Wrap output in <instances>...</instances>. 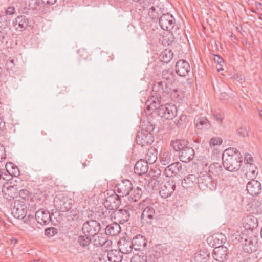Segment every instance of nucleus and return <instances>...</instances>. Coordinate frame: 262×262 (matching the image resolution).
<instances>
[{
	"label": "nucleus",
	"mask_w": 262,
	"mask_h": 262,
	"mask_svg": "<svg viewBox=\"0 0 262 262\" xmlns=\"http://www.w3.org/2000/svg\"><path fill=\"white\" fill-rule=\"evenodd\" d=\"M248 192L252 196L258 195L261 191V186L259 182L251 180L247 184Z\"/></svg>",
	"instance_id": "obj_21"
},
{
	"label": "nucleus",
	"mask_w": 262,
	"mask_h": 262,
	"mask_svg": "<svg viewBox=\"0 0 262 262\" xmlns=\"http://www.w3.org/2000/svg\"><path fill=\"white\" fill-rule=\"evenodd\" d=\"M176 72L178 75L181 77L188 75L190 72L189 63L185 60H180L176 64Z\"/></svg>",
	"instance_id": "obj_17"
},
{
	"label": "nucleus",
	"mask_w": 262,
	"mask_h": 262,
	"mask_svg": "<svg viewBox=\"0 0 262 262\" xmlns=\"http://www.w3.org/2000/svg\"><path fill=\"white\" fill-rule=\"evenodd\" d=\"M57 0H42V3L45 5H53Z\"/></svg>",
	"instance_id": "obj_59"
},
{
	"label": "nucleus",
	"mask_w": 262,
	"mask_h": 262,
	"mask_svg": "<svg viewBox=\"0 0 262 262\" xmlns=\"http://www.w3.org/2000/svg\"><path fill=\"white\" fill-rule=\"evenodd\" d=\"M119 252L121 253L127 254L132 251L134 248L132 246V243L126 241L125 239H121L118 242Z\"/></svg>",
	"instance_id": "obj_28"
},
{
	"label": "nucleus",
	"mask_w": 262,
	"mask_h": 262,
	"mask_svg": "<svg viewBox=\"0 0 262 262\" xmlns=\"http://www.w3.org/2000/svg\"><path fill=\"white\" fill-rule=\"evenodd\" d=\"M89 163H90V162H89V161H85V162L83 163H82V167H83V168H85V167L86 166V165H87Z\"/></svg>",
	"instance_id": "obj_64"
},
{
	"label": "nucleus",
	"mask_w": 262,
	"mask_h": 262,
	"mask_svg": "<svg viewBox=\"0 0 262 262\" xmlns=\"http://www.w3.org/2000/svg\"><path fill=\"white\" fill-rule=\"evenodd\" d=\"M222 159L224 168L230 172L238 170L242 163V156L236 148L226 149L223 154Z\"/></svg>",
	"instance_id": "obj_2"
},
{
	"label": "nucleus",
	"mask_w": 262,
	"mask_h": 262,
	"mask_svg": "<svg viewBox=\"0 0 262 262\" xmlns=\"http://www.w3.org/2000/svg\"><path fill=\"white\" fill-rule=\"evenodd\" d=\"M159 24L162 29L168 31L174 27L175 19L173 16L168 13L163 14L159 17Z\"/></svg>",
	"instance_id": "obj_11"
},
{
	"label": "nucleus",
	"mask_w": 262,
	"mask_h": 262,
	"mask_svg": "<svg viewBox=\"0 0 262 262\" xmlns=\"http://www.w3.org/2000/svg\"><path fill=\"white\" fill-rule=\"evenodd\" d=\"M227 95L226 93H222L221 94L220 98L221 99H225Z\"/></svg>",
	"instance_id": "obj_62"
},
{
	"label": "nucleus",
	"mask_w": 262,
	"mask_h": 262,
	"mask_svg": "<svg viewBox=\"0 0 262 262\" xmlns=\"http://www.w3.org/2000/svg\"><path fill=\"white\" fill-rule=\"evenodd\" d=\"M187 120V116L185 115H182L180 116L179 120L176 119L175 124L178 127L182 126Z\"/></svg>",
	"instance_id": "obj_50"
},
{
	"label": "nucleus",
	"mask_w": 262,
	"mask_h": 262,
	"mask_svg": "<svg viewBox=\"0 0 262 262\" xmlns=\"http://www.w3.org/2000/svg\"><path fill=\"white\" fill-rule=\"evenodd\" d=\"M5 168L9 174L12 176L16 177L20 174V171L18 167L12 163H7L5 164Z\"/></svg>",
	"instance_id": "obj_38"
},
{
	"label": "nucleus",
	"mask_w": 262,
	"mask_h": 262,
	"mask_svg": "<svg viewBox=\"0 0 262 262\" xmlns=\"http://www.w3.org/2000/svg\"><path fill=\"white\" fill-rule=\"evenodd\" d=\"M5 128V122L1 118H0V134Z\"/></svg>",
	"instance_id": "obj_58"
},
{
	"label": "nucleus",
	"mask_w": 262,
	"mask_h": 262,
	"mask_svg": "<svg viewBox=\"0 0 262 262\" xmlns=\"http://www.w3.org/2000/svg\"><path fill=\"white\" fill-rule=\"evenodd\" d=\"M15 10L14 7L10 6L6 10V15H13L15 13Z\"/></svg>",
	"instance_id": "obj_56"
},
{
	"label": "nucleus",
	"mask_w": 262,
	"mask_h": 262,
	"mask_svg": "<svg viewBox=\"0 0 262 262\" xmlns=\"http://www.w3.org/2000/svg\"><path fill=\"white\" fill-rule=\"evenodd\" d=\"M121 204L120 197L115 192L107 196L104 202V205L106 208L108 210L117 209Z\"/></svg>",
	"instance_id": "obj_12"
},
{
	"label": "nucleus",
	"mask_w": 262,
	"mask_h": 262,
	"mask_svg": "<svg viewBox=\"0 0 262 262\" xmlns=\"http://www.w3.org/2000/svg\"><path fill=\"white\" fill-rule=\"evenodd\" d=\"M195 126L198 129L208 128L210 125L208 120L204 117H200L195 120Z\"/></svg>",
	"instance_id": "obj_42"
},
{
	"label": "nucleus",
	"mask_w": 262,
	"mask_h": 262,
	"mask_svg": "<svg viewBox=\"0 0 262 262\" xmlns=\"http://www.w3.org/2000/svg\"><path fill=\"white\" fill-rule=\"evenodd\" d=\"M161 77L163 81H165L171 85L176 81V75L172 69L163 70Z\"/></svg>",
	"instance_id": "obj_29"
},
{
	"label": "nucleus",
	"mask_w": 262,
	"mask_h": 262,
	"mask_svg": "<svg viewBox=\"0 0 262 262\" xmlns=\"http://www.w3.org/2000/svg\"><path fill=\"white\" fill-rule=\"evenodd\" d=\"M228 249L224 246L216 247L213 251L212 256L217 261H224L227 256Z\"/></svg>",
	"instance_id": "obj_20"
},
{
	"label": "nucleus",
	"mask_w": 262,
	"mask_h": 262,
	"mask_svg": "<svg viewBox=\"0 0 262 262\" xmlns=\"http://www.w3.org/2000/svg\"><path fill=\"white\" fill-rule=\"evenodd\" d=\"M199 178L194 174H190L186 177L182 182L184 188L193 187L195 185H199Z\"/></svg>",
	"instance_id": "obj_26"
},
{
	"label": "nucleus",
	"mask_w": 262,
	"mask_h": 262,
	"mask_svg": "<svg viewBox=\"0 0 262 262\" xmlns=\"http://www.w3.org/2000/svg\"><path fill=\"white\" fill-rule=\"evenodd\" d=\"M121 231V228L119 224L117 223L107 225L105 228V233L112 236L118 235Z\"/></svg>",
	"instance_id": "obj_33"
},
{
	"label": "nucleus",
	"mask_w": 262,
	"mask_h": 262,
	"mask_svg": "<svg viewBox=\"0 0 262 262\" xmlns=\"http://www.w3.org/2000/svg\"><path fill=\"white\" fill-rule=\"evenodd\" d=\"M134 2H136L137 3H139V4H143L145 3V1L146 0H133Z\"/></svg>",
	"instance_id": "obj_63"
},
{
	"label": "nucleus",
	"mask_w": 262,
	"mask_h": 262,
	"mask_svg": "<svg viewBox=\"0 0 262 262\" xmlns=\"http://www.w3.org/2000/svg\"><path fill=\"white\" fill-rule=\"evenodd\" d=\"M212 179V175L209 174H202L199 178V187L202 188L203 186L208 187L211 182Z\"/></svg>",
	"instance_id": "obj_41"
},
{
	"label": "nucleus",
	"mask_w": 262,
	"mask_h": 262,
	"mask_svg": "<svg viewBox=\"0 0 262 262\" xmlns=\"http://www.w3.org/2000/svg\"><path fill=\"white\" fill-rule=\"evenodd\" d=\"M143 8L144 9L148 10L149 17L150 19L155 21H156L158 18L159 19L160 16L163 12L161 8L157 5H154V4H144Z\"/></svg>",
	"instance_id": "obj_14"
},
{
	"label": "nucleus",
	"mask_w": 262,
	"mask_h": 262,
	"mask_svg": "<svg viewBox=\"0 0 262 262\" xmlns=\"http://www.w3.org/2000/svg\"><path fill=\"white\" fill-rule=\"evenodd\" d=\"M171 84L165 81L155 82L152 86L153 92L162 96L164 100H170L169 93Z\"/></svg>",
	"instance_id": "obj_5"
},
{
	"label": "nucleus",
	"mask_w": 262,
	"mask_h": 262,
	"mask_svg": "<svg viewBox=\"0 0 262 262\" xmlns=\"http://www.w3.org/2000/svg\"><path fill=\"white\" fill-rule=\"evenodd\" d=\"M107 258L106 252L102 250H97V252L93 257L94 262H107Z\"/></svg>",
	"instance_id": "obj_43"
},
{
	"label": "nucleus",
	"mask_w": 262,
	"mask_h": 262,
	"mask_svg": "<svg viewBox=\"0 0 262 262\" xmlns=\"http://www.w3.org/2000/svg\"><path fill=\"white\" fill-rule=\"evenodd\" d=\"M194 258L195 262H208L209 254L205 250H200L196 254Z\"/></svg>",
	"instance_id": "obj_39"
},
{
	"label": "nucleus",
	"mask_w": 262,
	"mask_h": 262,
	"mask_svg": "<svg viewBox=\"0 0 262 262\" xmlns=\"http://www.w3.org/2000/svg\"><path fill=\"white\" fill-rule=\"evenodd\" d=\"M182 170V165L176 162L169 165L165 169V174L167 177H172L178 174Z\"/></svg>",
	"instance_id": "obj_24"
},
{
	"label": "nucleus",
	"mask_w": 262,
	"mask_h": 262,
	"mask_svg": "<svg viewBox=\"0 0 262 262\" xmlns=\"http://www.w3.org/2000/svg\"><path fill=\"white\" fill-rule=\"evenodd\" d=\"M7 65L8 67H10L11 69L14 66V60L11 59L9 61H8L7 62Z\"/></svg>",
	"instance_id": "obj_61"
},
{
	"label": "nucleus",
	"mask_w": 262,
	"mask_h": 262,
	"mask_svg": "<svg viewBox=\"0 0 262 262\" xmlns=\"http://www.w3.org/2000/svg\"><path fill=\"white\" fill-rule=\"evenodd\" d=\"M194 157V149L189 146H187L182 150L179 155V159L184 163H188L191 161Z\"/></svg>",
	"instance_id": "obj_22"
},
{
	"label": "nucleus",
	"mask_w": 262,
	"mask_h": 262,
	"mask_svg": "<svg viewBox=\"0 0 262 262\" xmlns=\"http://www.w3.org/2000/svg\"><path fill=\"white\" fill-rule=\"evenodd\" d=\"M27 211V206L25 204L15 203L14 207L12 210V214L14 217L18 219H23L24 223H27L28 220H26Z\"/></svg>",
	"instance_id": "obj_13"
},
{
	"label": "nucleus",
	"mask_w": 262,
	"mask_h": 262,
	"mask_svg": "<svg viewBox=\"0 0 262 262\" xmlns=\"http://www.w3.org/2000/svg\"><path fill=\"white\" fill-rule=\"evenodd\" d=\"M169 100H164L162 98V96L155 93V96L152 95L146 100L145 105L146 109L151 112L159 108L161 104H163L166 102L169 101Z\"/></svg>",
	"instance_id": "obj_8"
},
{
	"label": "nucleus",
	"mask_w": 262,
	"mask_h": 262,
	"mask_svg": "<svg viewBox=\"0 0 262 262\" xmlns=\"http://www.w3.org/2000/svg\"><path fill=\"white\" fill-rule=\"evenodd\" d=\"M247 168H248V171L251 174H250L251 177L255 178L258 173V169L255 164H249L247 165Z\"/></svg>",
	"instance_id": "obj_47"
},
{
	"label": "nucleus",
	"mask_w": 262,
	"mask_h": 262,
	"mask_svg": "<svg viewBox=\"0 0 262 262\" xmlns=\"http://www.w3.org/2000/svg\"><path fill=\"white\" fill-rule=\"evenodd\" d=\"M54 205L60 212H66L68 220H77L78 218V210L74 201L67 195L59 194L54 199Z\"/></svg>",
	"instance_id": "obj_1"
},
{
	"label": "nucleus",
	"mask_w": 262,
	"mask_h": 262,
	"mask_svg": "<svg viewBox=\"0 0 262 262\" xmlns=\"http://www.w3.org/2000/svg\"><path fill=\"white\" fill-rule=\"evenodd\" d=\"M226 238L224 234L222 233H216L209 236L207 238V244L211 247L221 246L225 243Z\"/></svg>",
	"instance_id": "obj_19"
},
{
	"label": "nucleus",
	"mask_w": 262,
	"mask_h": 262,
	"mask_svg": "<svg viewBox=\"0 0 262 262\" xmlns=\"http://www.w3.org/2000/svg\"><path fill=\"white\" fill-rule=\"evenodd\" d=\"M6 158L5 150L4 146L0 145V162Z\"/></svg>",
	"instance_id": "obj_53"
},
{
	"label": "nucleus",
	"mask_w": 262,
	"mask_h": 262,
	"mask_svg": "<svg viewBox=\"0 0 262 262\" xmlns=\"http://www.w3.org/2000/svg\"><path fill=\"white\" fill-rule=\"evenodd\" d=\"M170 145L175 151L181 152L182 150L188 145V142L185 139L175 140L171 141Z\"/></svg>",
	"instance_id": "obj_31"
},
{
	"label": "nucleus",
	"mask_w": 262,
	"mask_h": 262,
	"mask_svg": "<svg viewBox=\"0 0 262 262\" xmlns=\"http://www.w3.org/2000/svg\"><path fill=\"white\" fill-rule=\"evenodd\" d=\"M106 254L107 259L110 262H121L122 260V255L117 250H111Z\"/></svg>",
	"instance_id": "obj_34"
},
{
	"label": "nucleus",
	"mask_w": 262,
	"mask_h": 262,
	"mask_svg": "<svg viewBox=\"0 0 262 262\" xmlns=\"http://www.w3.org/2000/svg\"><path fill=\"white\" fill-rule=\"evenodd\" d=\"M56 229L55 228H48L45 230V234L48 236H53Z\"/></svg>",
	"instance_id": "obj_54"
},
{
	"label": "nucleus",
	"mask_w": 262,
	"mask_h": 262,
	"mask_svg": "<svg viewBox=\"0 0 262 262\" xmlns=\"http://www.w3.org/2000/svg\"><path fill=\"white\" fill-rule=\"evenodd\" d=\"M155 210L151 206L145 207L142 213L141 220L142 223L151 224L155 217Z\"/></svg>",
	"instance_id": "obj_18"
},
{
	"label": "nucleus",
	"mask_w": 262,
	"mask_h": 262,
	"mask_svg": "<svg viewBox=\"0 0 262 262\" xmlns=\"http://www.w3.org/2000/svg\"><path fill=\"white\" fill-rule=\"evenodd\" d=\"M245 161H246L247 165H249V164H252L251 162L253 161V159L250 154H247L245 157Z\"/></svg>",
	"instance_id": "obj_55"
},
{
	"label": "nucleus",
	"mask_w": 262,
	"mask_h": 262,
	"mask_svg": "<svg viewBox=\"0 0 262 262\" xmlns=\"http://www.w3.org/2000/svg\"><path fill=\"white\" fill-rule=\"evenodd\" d=\"M209 174L212 176H219L222 172V167L217 162H214L210 164L208 168Z\"/></svg>",
	"instance_id": "obj_35"
},
{
	"label": "nucleus",
	"mask_w": 262,
	"mask_h": 262,
	"mask_svg": "<svg viewBox=\"0 0 262 262\" xmlns=\"http://www.w3.org/2000/svg\"><path fill=\"white\" fill-rule=\"evenodd\" d=\"M129 216V210L128 209H116L112 211L110 215L111 221L118 224H122L127 222Z\"/></svg>",
	"instance_id": "obj_6"
},
{
	"label": "nucleus",
	"mask_w": 262,
	"mask_h": 262,
	"mask_svg": "<svg viewBox=\"0 0 262 262\" xmlns=\"http://www.w3.org/2000/svg\"><path fill=\"white\" fill-rule=\"evenodd\" d=\"M155 128V125L148 122L146 129L143 128L140 132L138 133L136 137L137 144L142 146L151 144L154 140L151 132L154 130Z\"/></svg>",
	"instance_id": "obj_3"
},
{
	"label": "nucleus",
	"mask_w": 262,
	"mask_h": 262,
	"mask_svg": "<svg viewBox=\"0 0 262 262\" xmlns=\"http://www.w3.org/2000/svg\"><path fill=\"white\" fill-rule=\"evenodd\" d=\"M35 219L39 224L47 225L51 221V216L49 211L45 209H39L36 212Z\"/></svg>",
	"instance_id": "obj_16"
},
{
	"label": "nucleus",
	"mask_w": 262,
	"mask_h": 262,
	"mask_svg": "<svg viewBox=\"0 0 262 262\" xmlns=\"http://www.w3.org/2000/svg\"><path fill=\"white\" fill-rule=\"evenodd\" d=\"M180 92L178 91L177 89L171 90L170 88V91L169 93L170 100L177 98L179 97Z\"/></svg>",
	"instance_id": "obj_52"
},
{
	"label": "nucleus",
	"mask_w": 262,
	"mask_h": 262,
	"mask_svg": "<svg viewBox=\"0 0 262 262\" xmlns=\"http://www.w3.org/2000/svg\"><path fill=\"white\" fill-rule=\"evenodd\" d=\"M29 25V20L25 16H17L14 21V27L18 31H23L25 30Z\"/></svg>",
	"instance_id": "obj_25"
},
{
	"label": "nucleus",
	"mask_w": 262,
	"mask_h": 262,
	"mask_svg": "<svg viewBox=\"0 0 262 262\" xmlns=\"http://www.w3.org/2000/svg\"><path fill=\"white\" fill-rule=\"evenodd\" d=\"M94 245L97 246L107 247L112 244V241L107 240L102 234L97 235L94 239Z\"/></svg>",
	"instance_id": "obj_37"
},
{
	"label": "nucleus",
	"mask_w": 262,
	"mask_h": 262,
	"mask_svg": "<svg viewBox=\"0 0 262 262\" xmlns=\"http://www.w3.org/2000/svg\"><path fill=\"white\" fill-rule=\"evenodd\" d=\"M2 192L10 198H14L17 193V190L14 186L10 185L6 186L4 185L2 188Z\"/></svg>",
	"instance_id": "obj_40"
},
{
	"label": "nucleus",
	"mask_w": 262,
	"mask_h": 262,
	"mask_svg": "<svg viewBox=\"0 0 262 262\" xmlns=\"http://www.w3.org/2000/svg\"><path fill=\"white\" fill-rule=\"evenodd\" d=\"M177 113L176 105L167 102L161 104L158 110V115L165 119H172L176 116Z\"/></svg>",
	"instance_id": "obj_4"
},
{
	"label": "nucleus",
	"mask_w": 262,
	"mask_h": 262,
	"mask_svg": "<svg viewBox=\"0 0 262 262\" xmlns=\"http://www.w3.org/2000/svg\"><path fill=\"white\" fill-rule=\"evenodd\" d=\"M214 61L217 62L220 66L224 62L223 59L217 55L214 56Z\"/></svg>",
	"instance_id": "obj_57"
},
{
	"label": "nucleus",
	"mask_w": 262,
	"mask_h": 262,
	"mask_svg": "<svg viewBox=\"0 0 262 262\" xmlns=\"http://www.w3.org/2000/svg\"><path fill=\"white\" fill-rule=\"evenodd\" d=\"M159 160L163 165H167L171 161V154L168 150L162 149L159 154Z\"/></svg>",
	"instance_id": "obj_32"
},
{
	"label": "nucleus",
	"mask_w": 262,
	"mask_h": 262,
	"mask_svg": "<svg viewBox=\"0 0 262 262\" xmlns=\"http://www.w3.org/2000/svg\"><path fill=\"white\" fill-rule=\"evenodd\" d=\"M212 118L214 120L216 121V123L221 125L223 123V121L224 119V115L222 114H214L212 115Z\"/></svg>",
	"instance_id": "obj_48"
},
{
	"label": "nucleus",
	"mask_w": 262,
	"mask_h": 262,
	"mask_svg": "<svg viewBox=\"0 0 262 262\" xmlns=\"http://www.w3.org/2000/svg\"><path fill=\"white\" fill-rule=\"evenodd\" d=\"M148 170V164L142 159L138 161L134 166V171L138 175L145 174Z\"/></svg>",
	"instance_id": "obj_27"
},
{
	"label": "nucleus",
	"mask_w": 262,
	"mask_h": 262,
	"mask_svg": "<svg viewBox=\"0 0 262 262\" xmlns=\"http://www.w3.org/2000/svg\"><path fill=\"white\" fill-rule=\"evenodd\" d=\"M161 60L164 63H168L173 58V53L169 49H165L160 55Z\"/></svg>",
	"instance_id": "obj_44"
},
{
	"label": "nucleus",
	"mask_w": 262,
	"mask_h": 262,
	"mask_svg": "<svg viewBox=\"0 0 262 262\" xmlns=\"http://www.w3.org/2000/svg\"><path fill=\"white\" fill-rule=\"evenodd\" d=\"M241 243L243 245V250L245 252L251 253L256 250L258 239L256 236L249 237L246 234H243Z\"/></svg>",
	"instance_id": "obj_7"
},
{
	"label": "nucleus",
	"mask_w": 262,
	"mask_h": 262,
	"mask_svg": "<svg viewBox=\"0 0 262 262\" xmlns=\"http://www.w3.org/2000/svg\"><path fill=\"white\" fill-rule=\"evenodd\" d=\"M175 183L173 181H169L165 182L161 186L159 191L162 198L166 199L171 196L175 190Z\"/></svg>",
	"instance_id": "obj_15"
},
{
	"label": "nucleus",
	"mask_w": 262,
	"mask_h": 262,
	"mask_svg": "<svg viewBox=\"0 0 262 262\" xmlns=\"http://www.w3.org/2000/svg\"><path fill=\"white\" fill-rule=\"evenodd\" d=\"M255 6L258 12L262 11V4L260 3L256 2L255 3Z\"/></svg>",
	"instance_id": "obj_60"
},
{
	"label": "nucleus",
	"mask_w": 262,
	"mask_h": 262,
	"mask_svg": "<svg viewBox=\"0 0 262 262\" xmlns=\"http://www.w3.org/2000/svg\"><path fill=\"white\" fill-rule=\"evenodd\" d=\"M142 195V191L139 187H133L129 191V194L127 195V199L132 202L138 201Z\"/></svg>",
	"instance_id": "obj_30"
},
{
	"label": "nucleus",
	"mask_w": 262,
	"mask_h": 262,
	"mask_svg": "<svg viewBox=\"0 0 262 262\" xmlns=\"http://www.w3.org/2000/svg\"><path fill=\"white\" fill-rule=\"evenodd\" d=\"M131 262H147V257L144 255L136 256L132 259Z\"/></svg>",
	"instance_id": "obj_51"
},
{
	"label": "nucleus",
	"mask_w": 262,
	"mask_h": 262,
	"mask_svg": "<svg viewBox=\"0 0 262 262\" xmlns=\"http://www.w3.org/2000/svg\"><path fill=\"white\" fill-rule=\"evenodd\" d=\"M100 224L95 220H90L85 222L82 226V231L84 234L94 236L100 230Z\"/></svg>",
	"instance_id": "obj_9"
},
{
	"label": "nucleus",
	"mask_w": 262,
	"mask_h": 262,
	"mask_svg": "<svg viewBox=\"0 0 262 262\" xmlns=\"http://www.w3.org/2000/svg\"><path fill=\"white\" fill-rule=\"evenodd\" d=\"M248 128L246 126H242L237 130L238 135L245 137L248 136Z\"/></svg>",
	"instance_id": "obj_49"
},
{
	"label": "nucleus",
	"mask_w": 262,
	"mask_h": 262,
	"mask_svg": "<svg viewBox=\"0 0 262 262\" xmlns=\"http://www.w3.org/2000/svg\"><path fill=\"white\" fill-rule=\"evenodd\" d=\"M85 234L84 235H80L78 237L77 242L83 248L88 246L91 242V238Z\"/></svg>",
	"instance_id": "obj_45"
},
{
	"label": "nucleus",
	"mask_w": 262,
	"mask_h": 262,
	"mask_svg": "<svg viewBox=\"0 0 262 262\" xmlns=\"http://www.w3.org/2000/svg\"><path fill=\"white\" fill-rule=\"evenodd\" d=\"M157 160V151L154 148L149 149L146 154L145 160L148 164H152Z\"/></svg>",
	"instance_id": "obj_36"
},
{
	"label": "nucleus",
	"mask_w": 262,
	"mask_h": 262,
	"mask_svg": "<svg viewBox=\"0 0 262 262\" xmlns=\"http://www.w3.org/2000/svg\"><path fill=\"white\" fill-rule=\"evenodd\" d=\"M132 183L128 180H123L117 184L114 192L120 198L127 196L132 188Z\"/></svg>",
	"instance_id": "obj_10"
},
{
	"label": "nucleus",
	"mask_w": 262,
	"mask_h": 262,
	"mask_svg": "<svg viewBox=\"0 0 262 262\" xmlns=\"http://www.w3.org/2000/svg\"><path fill=\"white\" fill-rule=\"evenodd\" d=\"M133 247L136 251H142L146 246L147 241L145 237L141 235H137L132 240Z\"/></svg>",
	"instance_id": "obj_23"
},
{
	"label": "nucleus",
	"mask_w": 262,
	"mask_h": 262,
	"mask_svg": "<svg viewBox=\"0 0 262 262\" xmlns=\"http://www.w3.org/2000/svg\"><path fill=\"white\" fill-rule=\"evenodd\" d=\"M222 139L220 137H213L210 139L209 145L211 148H216L222 143Z\"/></svg>",
	"instance_id": "obj_46"
}]
</instances>
